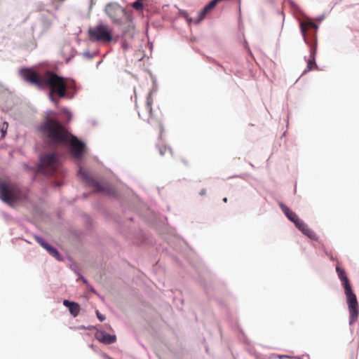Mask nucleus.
Masks as SVG:
<instances>
[{
	"instance_id": "1",
	"label": "nucleus",
	"mask_w": 359,
	"mask_h": 359,
	"mask_svg": "<svg viewBox=\"0 0 359 359\" xmlns=\"http://www.w3.org/2000/svg\"><path fill=\"white\" fill-rule=\"evenodd\" d=\"M20 74L24 80L40 89L49 87L50 89L49 97L53 102H57L54 95H57L60 98H63L66 96L67 90L69 87L67 79L50 71H47L43 74H39L29 69H22Z\"/></svg>"
},
{
	"instance_id": "2",
	"label": "nucleus",
	"mask_w": 359,
	"mask_h": 359,
	"mask_svg": "<svg viewBox=\"0 0 359 359\" xmlns=\"http://www.w3.org/2000/svg\"><path fill=\"white\" fill-rule=\"evenodd\" d=\"M41 129L52 143L69 144L70 151L74 158H81L85 144L77 137L71 135L58 121L48 118Z\"/></svg>"
},
{
	"instance_id": "3",
	"label": "nucleus",
	"mask_w": 359,
	"mask_h": 359,
	"mask_svg": "<svg viewBox=\"0 0 359 359\" xmlns=\"http://www.w3.org/2000/svg\"><path fill=\"white\" fill-rule=\"evenodd\" d=\"M317 25L313 22H303L301 23V31L304 41L310 46V58L307 61V67L305 72L318 69V66L316 63V55L317 50Z\"/></svg>"
},
{
	"instance_id": "4",
	"label": "nucleus",
	"mask_w": 359,
	"mask_h": 359,
	"mask_svg": "<svg viewBox=\"0 0 359 359\" xmlns=\"http://www.w3.org/2000/svg\"><path fill=\"white\" fill-rule=\"evenodd\" d=\"M338 276L344 287L350 314L349 324L353 325L358 317V303L355 294L353 293L345 271L339 266L336 267Z\"/></svg>"
},
{
	"instance_id": "5",
	"label": "nucleus",
	"mask_w": 359,
	"mask_h": 359,
	"mask_svg": "<svg viewBox=\"0 0 359 359\" xmlns=\"http://www.w3.org/2000/svg\"><path fill=\"white\" fill-rule=\"evenodd\" d=\"M279 205L288 219L292 222L295 224L296 227L298 228L304 235L313 240H317L316 233L309 228L308 226L299 218L295 212L282 203H280Z\"/></svg>"
},
{
	"instance_id": "6",
	"label": "nucleus",
	"mask_w": 359,
	"mask_h": 359,
	"mask_svg": "<svg viewBox=\"0 0 359 359\" xmlns=\"http://www.w3.org/2000/svg\"><path fill=\"white\" fill-rule=\"evenodd\" d=\"M60 166L57 154L53 153L42 155L38 165L39 172L44 175H53Z\"/></svg>"
},
{
	"instance_id": "7",
	"label": "nucleus",
	"mask_w": 359,
	"mask_h": 359,
	"mask_svg": "<svg viewBox=\"0 0 359 359\" xmlns=\"http://www.w3.org/2000/svg\"><path fill=\"white\" fill-rule=\"evenodd\" d=\"M88 34L93 41L109 43L113 39L111 29L107 25L103 24L90 28Z\"/></svg>"
},
{
	"instance_id": "8",
	"label": "nucleus",
	"mask_w": 359,
	"mask_h": 359,
	"mask_svg": "<svg viewBox=\"0 0 359 359\" xmlns=\"http://www.w3.org/2000/svg\"><path fill=\"white\" fill-rule=\"evenodd\" d=\"M19 187L13 183L1 182L0 183V197L8 203H11L19 199Z\"/></svg>"
},
{
	"instance_id": "9",
	"label": "nucleus",
	"mask_w": 359,
	"mask_h": 359,
	"mask_svg": "<svg viewBox=\"0 0 359 359\" xmlns=\"http://www.w3.org/2000/svg\"><path fill=\"white\" fill-rule=\"evenodd\" d=\"M105 12L115 22H118L124 14L123 8L116 3H110L107 5Z\"/></svg>"
},
{
	"instance_id": "10",
	"label": "nucleus",
	"mask_w": 359,
	"mask_h": 359,
	"mask_svg": "<svg viewBox=\"0 0 359 359\" xmlns=\"http://www.w3.org/2000/svg\"><path fill=\"white\" fill-rule=\"evenodd\" d=\"M79 174L87 183L93 187L96 191H103L107 194H111V189L110 188L105 187L100 182H96L90 176H89L86 170H83L82 168L79 169Z\"/></svg>"
},
{
	"instance_id": "11",
	"label": "nucleus",
	"mask_w": 359,
	"mask_h": 359,
	"mask_svg": "<svg viewBox=\"0 0 359 359\" xmlns=\"http://www.w3.org/2000/svg\"><path fill=\"white\" fill-rule=\"evenodd\" d=\"M153 104V97L151 93H150L147 97L144 106V111L139 110L138 115L140 118H144L147 115L149 116L148 122L152 124V108L151 105Z\"/></svg>"
},
{
	"instance_id": "12",
	"label": "nucleus",
	"mask_w": 359,
	"mask_h": 359,
	"mask_svg": "<svg viewBox=\"0 0 359 359\" xmlns=\"http://www.w3.org/2000/svg\"><path fill=\"white\" fill-rule=\"evenodd\" d=\"M95 337L99 341L105 344H111L116 341V337L115 335H111L100 330L95 333Z\"/></svg>"
},
{
	"instance_id": "13",
	"label": "nucleus",
	"mask_w": 359,
	"mask_h": 359,
	"mask_svg": "<svg viewBox=\"0 0 359 359\" xmlns=\"http://www.w3.org/2000/svg\"><path fill=\"white\" fill-rule=\"evenodd\" d=\"M36 242L44 249L47 250V252L55 259L60 260V254L57 250L53 247L50 246L48 243H46L42 238L39 236H36L35 238Z\"/></svg>"
},
{
	"instance_id": "14",
	"label": "nucleus",
	"mask_w": 359,
	"mask_h": 359,
	"mask_svg": "<svg viewBox=\"0 0 359 359\" xmlns=\"http://www.w3.org/2000/svg\"><path fill=\"white\" fill-rule=\"evenodd\" d=\"M219 2L217 1V0H212L208 4H207L203 8V10H201L198 15V18L194 20V22L196 24H198L200 23L205 17V15L211 11L212 10L215 6L216 5L218 4Z\"/></svg>"
},
{
	"instance_id": "15",
	"label": "nucleus",
	"mask_w": 359,
	"mask_h": 359,
	"mask_svg": "<svg viewBox=\"0 0 359 359\" xmlns=\"http://www.w3.org/2000/svg\"><path fill=\"white\" fill-rule=\"evenodd\" d=\"M219 2L217 1V0H212L208 4H207L203 8V10H201L198 15V18L194 20V22L196 24H198L200 23L205 17V15L211 11L212 10L215 6L216 5L218 4Z\"/></svg>"
},
{
	"instance_id": "16",
	"label": "nucleus",
	"mask_w": 359,
	"mask_h": 359,
	"mask_svg": "<svg viewBox=\"0 0 359 359\" xmlns=\"http://www.w3.org/2000/svg\"><path fill=\"white\" fill-rule=\"evenodd\" d=\"M63 304H64V306L69 308V311L70 313L74 317H76L79 314L80 306L79 304L65 299L63 301Z\"/></svg>"
},
{
	"instance_id": "17",
	"label": "nucleus",
	"mask_w": 359,
	"mask_h": 359,
	"mask_svg": "<svg viewBox=\"0 0 359 359\" xmlns=\"http://www.w3.org/2000/svg\"><path fill=\"white\" fill-rule=\"evenodd\" d=\"M144 0H137L133 4L132 6L136 11H142L144 7Z\"/></svg>"
},
{
	"instance_id": "18",
	"label": "nucleus",
	"mask_w": 359,
	"mask_h": 359,
	"mask_svg": "<svg viewBox=\"0 0 359 359\" xmlns=\"http://www.w3.org/2000/svg\"><path fill=\"white\" fill-rule=\"evenodd\" d=\"M167 152H171L170 149L169 148H168L167 147L164 146V147H159V153L161 155H164Z\"/></svg>"
},
{
	"instance_id": "19",
	"label": "nucleus",
	"mask_w": 359,
	"mask_h": 359,
	"mask_svg": "<svg viewBox=\"0 0 359 359\" xmlns=\"http://www.w3.org/2000/svg\"><path fill=\"white\" fill-rule=\"evenodd\" d=\"M8 127V123L7 122H4V123L2 125V127L1 128V133H2V137L5 136V134L6 133V131H7Z\"/></svg>"
},
{
	"instance_id": "20",
	"label": "nucleus",
	"mask_w": 359,
	"mask_h": 359,
	"mask_svg": "<svg viewBox=\"0 0 359 359\" xmlns=\"http://www.w3.org/2000/svg\"><path fill=\"white\" fill-rule=\"evenodd\" d=\"M157 123H158L159 134L161 135L162 133H163V130L162 123H161V122L160 121H158Z\"/></svg>"
},
{
	"instance_id": "21",
	"label": "nucleus",
	"mask_w": 359,
	"mask_h": 359,
	"mask_svg": "<svg viewBox=\"0 0 359 359\" xmlns=\"http://www.w3.org/2000/svg\"><path fill=\"white\" fill-rule=\"evenodd\" d=\"M97 316L100 321H103L105 319L104 316L100 314L98 311H97Z\"/></svg>"
},
{
	"instance_id": "22",
	"label": "nucleus",
	"mask_w": 359,
	"mask_h": 359,
	"mask_svg": "<svg viewBox=\"0 0 359 359\" xmlns=\"http://www.w3.org/2000/svg\"><path fill=\"white\" fill-rule=\"evenodd\" d=\"M200 194H201V195H205V189L202 190V191H201Z\"/></svg>"
},
{
	"instance_id": "23",
	"label": "nucleus",
	"mask_w": 359,
	"mask_h": 359,
	"mask_svg": "<svg viewBox=\"0 0 359 359\" xmlns=\"http://www.w3.org/2000/svg\"><path fill=\"white\" fill-rule=\"evenodd\" d=\"M223 201H224V203H226V202H227V198H226V197H225V198H223Z\"/></svg>"
}]
</instances>
